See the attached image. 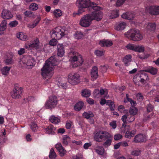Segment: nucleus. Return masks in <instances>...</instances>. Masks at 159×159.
<instances>
[{"instance_id":"obj_1","label":"nucleus","mask_w":159,"mask_h":159,"mask_svg":"<svg viewBox=\"0 0 159 159\" xmlns=\"http://www.w3.org/2000/svg\"><path fill=\"white\" fill-rule=\"evenodd\" d=\"M58 56L51 57L46 61L43 67L41 69V75L44 79L48 80L52 76L53 67L57 65L60 62Z\"/></svg>"},{"instance_id":"obj_2","label":"nucleus","mask_w":159,"mask_h":159,"mask_svg":"<svg viewBox=\"0 0 159 159\" xmlns=\"http://www.w3.org/2000/svg\"><path fill=\"white\" fill-rule=\"evenodd\" d=\"M101 7L97 6L94 3H92L90 7V10L92 11L91 13H89L93 20H94L97 21L100 20L102 18L103 13L100 11Z\"/></svg>"},{"instance_id":"obj_3","label":"nucleus","mask_w":159,"mask_h":159,"mask_svg":"<svg viewBox=\"0 0 159 159\" xmlns=\"http://www.w3.org/2000/svg\"><path fill=\"white\" fill-rule=\"evenodd\" d=\"M69 56L70 58V61L71 65L73 68L80 66L83 62V59L76 52H70L69 53Z\"/></svg>"},{"instance_id":"obj_4","label":"nucleus","mask_w":159,"mask_h":159,"mask_svg":"<svg viewBox=\"0 0 159 159\" xmlns=\"http://www.w3.org/2000/svg\"><path fill=\"white\" fill-rule=\"evenodd\" d=\"M35 64L34 58L31 56H26L21 58L19 62V64L21 66L32 68Z\"/></svg>"},{"instance_id":"obj_5","label":"nucleus","mask_w":159,"mask_h":159,"mask_svg":"<svg viewBox=\"0 0 159 159\" xmlns=\"http://www.w3.org/2000/svg\"><path fill=\"white\" fill-rule=\"evenodd\" d=\"M125 36L134 41H138L143 39V37L138 30L131 29L125 33Z\"/></svg>"},{"instance_id":"obj_6","label":"nucleus","mask_w":159,"mask_h":159,"mask_svg":"<svg viewBox=\"0 0 159 159\" xmlns=\"http://www.w3.org/2000/svg\"><path fill=\"white\" fill-rule=\"evenodd\" d=\"M25 45V48L27 49H36L37 51H40L43 49V45L40 44L39 40L38 38H35L33 41L30 42H26Z\"/></svg>"},{"instance_id":"obj_7","label":"nucleus","mask_w":159,"mask_h":159,"mask_svg":"<svg viewBox=\"0 0 159 159\" xmlns=\"http://www.w3.org/2000/svg\"><path fill=\"white\" fill-rule=\"evenodd\" d=\"M93 3H90L89 0H77L76 4L79 9L78 12L76 13L75 14L76 15L81 14L82 12L84 11L83 10L84 8L88 7L89 8V10H90V7L91 4Z\"/></svg>"},{"instance_id":"obj_8","label":"nucleus","mask_w":159,"mask_h":159,"mask_svg":"<svg viewBox=\"0 0 159 159\" xmlns=\"http://www.w3.org/2000/svg\"><path fill=\"white\" fill-rule=\"evenodd\" d=\"M92 20L89 14L83 16L81 18L79 25L84 27H88L92 24Z\"/></svg>"},{"instance_id":"obj_9","label":"nucleus","mask_w":159,"mask_h":159,"mask_svg":"<svg viewBox=\"0 0 159 159\" xmlns=\"http://www.w3.org/2000/svg\"><path fill=\"white\" fill-rule=\"evenodd\" d=\"M108 132L104 131H99L94 135V139L97 142H101L106 139V137L110 136Z\"/></svg>"},{"instance_id":"obj_10","label":"nucleus","mask_w":159,"mask_h":159,"mask_svg":"<svg viewBox=\"0 0 159 159\" xmlns=\"http://www.w3.org/2000/svg\"><path fill=\"white\" fill-rule=\"evenodd\" d=\"M57 98L56 96H50L48 100L46 102L44 107L47 109H51L56 107L57 104Z\"/></svg>"},{"instance_id":"obj_11","label":"nucleus","mask_w":159,"mask_h":159,"mask_svg":"<svg viewBox=\"0 0 159 159\" xmlns=\"http://www.w3.org/2000/svg\"><path fill=\"white\" fill-rule=\"evenodd\" d=\"M80 76L78 74H70L68 76V82L72 85L77 84L80 82Z\"/></svg>"},{"instance_id":"obj_12","label":"nucleus","mask_w":159,"mask_h":159,"mask_svg":"<svg viewBox=\"0 0 159 159\" xmlns=\"http://www.w3.org/2000/svg\"><path fill=\"white\" fill-rule=\"evenodd\" d=\"M64 35V32L60 27L56 28L51 32L52 37L56 39H60Z\"/></svg>"},{"instance_id":"obj_13","label":"nucleus","mask_w":159,"mask_h":159,"mask_svg":"<svg viewBox=\"0 0 159 159\" xmlns=\"http://www.w3.org/2000/svg\"><path fill=\"white\" fill-rule=\"evenodd\" d=\"M146 10L151 14H159V6H150L146 8Z\"/></svg>"},{"instance_id":"obj_14","label":"nucleus","mask_w":159,"mask_h":159,"mask_svg":"<svg viewBox=\"0 0 159 159\" xmlns=\"http://www.w3.org/2000/svg\"><path fill=\"white\" fill-rule=\"evenodd\" d=\"M22 88H14L11 93V95L13 98H19L20 97V94L22 93Z\"/></svg>"},{"instance_id":"obj_15","label":"nucleus","mask_w":159,"mask_h":159,"mask_svg":"<svg viewBox=\"0 0 159 159\" xmlns=\"http://www.w3.org/2000/svg\"><path fill=\"white\" fill-rule=\"evenodd\" d=\"M90 75L92 80H95L98 78V69L97 67L94 66L92 68L91 71Z\"/></svg>"},{"instance_id":"obj_16","label":"nucleus","mask_w":159,"mask_h":159,"mask_svg":"<svg viewBox=\"0 0 159 159\" xmlns=\"http://www.w3.org/2000/svg\"><path fill=\"white\" fill-rule=\"evenodd\" d=\"M135 16V14L132 12L124 13L121 15L122 18L128 20H133Z\"/></svg>"},{"instance_id":"obj_17","label":"nucleus","mask_w":159,"mask_h":159,"mask_svg":"<svg viewBox=\"0 0 159 159\" xmlns=\"http://www.w3.org/2000/svg\"><path fill=\"white\" fill-rule=\"evenodd\" d=\"M2 16L4 19H9L13 17V15L9 10L4 9L2 11Z\"/></svg>"},{"instance_id":"obj_18","label":"nucleus","mask_w":159,"mask_h":159,"mask_svg":"<svg viewBox=\"0 0 159 159\" xmlns=\"http://www.w3.org/2000/svg\"><path fill=\"white\" fill-rule=\"evenodd\" d=\"M57 55L58 56L62 57L65 53L63 46L62 44H58L57 45Z\"/></svg>"},{"instance_id":"obj_19","label":"nucleus","mask_w":159,"mask_h":159,"mask_svg":"<svg viewBox=\"0 0 159 159\" xmlns=\"http://www.w3.org/2000/svg\"><path fill=\"white\" fill-rule=\"evenodd\" d=\"M146 136L145 135L140 134L136 135L134 138V141L136 143L144 142L146 140Z\"/></svg>"},{"instance_id":"obj_20","label":"nucleus","mask_w":159,"mask_h":159,"mask_svg":"<svg viewBox=\"0 0 159 159\" xmlns=\"http://www.w3.org/2000/svg\"><path fill=\"white\" fill-rule=\"evenodd\" d=\"M94 150L98 155H102L105 154V150L102 146L98 145L94 148Z\"/></svg>"},{"instance_id":"obj_21","label":"nucleus","mask_w":159,"mask_h":159,"mask_svg":"<svg viewBox=\"0 0 159 159\" xmlns=\"http://www.w3.org/2000/svg\"><path fill=\"white\" fill-rule=\"evenodd\" d=\"M99 44L101 46L108 47L112 45L113 43L110 40H102L100 41Z\"/></svg>"},{"instance_id":"obj_22","label":"nucleus","mask_w":159,"mask_h":159,"mask_svg":"<svg viewBox=\"0 0 159 159\" xmlns=\"http://www.w3.org/2000/svg\"><path fill=\"white\" fill-rule=\"evenodd\" d=\"M109 136H110L106 137L107 140L103 144V146L106 148L110 146L111 145L112 142V135L109 134Z\"/></svg>"},{"instance_id":"obj_23","label":"nucleus","mask_w":159,"mask_h":159,"mask_svg":"<svg viewBox=\"0 0 159 159\" xmlns=\"http://www.w3.org/2000/svg\"><path fill=\"white\" fill-rule=\"evenodd\" d=\"M16 37L20 40L22 41H26L28 39L27 35L23 32H20L17 34Z\"/></svg>"},{"instance_id":"obj_24","label":"nucleus","mask_w":159,"mask_h":159,"mask_svg":"<svg viewBox=\"0 0 159 159\" xmlns=\"http://www.w3.org/2000/svg\"><path fill=\"white\" fill-rule=\"evenodd\" d=\"M126 26V23L124 22H120L115 26V29L117 30H122L125 28Z\"/></svg>"},{"instance_id":"obj_25","label":"nucleus","mask_w":159,"mask_h":159,"mask_svg":"<svg viewBox=\"0 0 159 159\" xmlns=\"http://www.w3.org/2000/svg\"><path fill=\"white\" fill-rule=\"evenodd\" d=\"M50 121L53 124H57L60 122V119L59 117L54 116H51L49 118Z\"/></svg>"},{"instance_id":"obj_26","label":"nucleus","mask_w":159,"mask_h":159,"mask_svg":"<svg viewBox=\"0 0 159 159\" xmlns=\"http://www.w3.org/2000/svg\"><path fill=\"white\" fill-rule=\"evenodd\" d=\"M145 71L150 73L152 75H155L157 73L158 70L156 68L149 66L145 70Z\"/></svg>"},{"instance_id":"obj_27","label":"nucleus","mask_w":159,"mask_h":159,"mask_svg":"<svg viewBox=\"0 0 159 159\" xmlns=\"http://www.w3.org/2000/svg\"><path fill=\"white\" fill-rule=\"evenodd\" d=\"M132 60V56L130 54L126 55L123 59V61L125 64L126 66H128L129 63L131 62Z\"/></svg>"},{"instance_id":"obj_28","label":"nucleus","mask_w":159,"mask_h":159,"mask_svg":"<svg viewBox=\"0 0 159 159\" xmlns=\"http://www.w3.org/2000/svg\"><path fill=\"white\" fill-rule=\"evenodd\" d=\"M84 106V103L82 101H79L74 106V109L77 111H80Z\"/></svg>"},{"instance_id":"obj_29","label":"nucleus","mask_w":159,"mask_h":159,"mask_svg":"<svg viewBox=\"0 0 159 159\" xmlns=\"http://www.w3.org/2000/svg\"><path fill=\"white\" fill-rule=\"evenodd\" d=\"M91 92L88 89H85L82 90L81 95L84 97H89L91 95Z\"/></svg>"},{"instance_id":"obj_30","label":"nucleus","mask_w":159,"mask_h":159,"mask_svg":"<svg viewBox=\"0 0 159 159\" xmlns=\"http://www.w3.org/2000/svg\"><path fill=\"white\" fill-rule=\"evenodd\" d=\"M140 78V81L142 83H143L145 81L148 80H149L148 77L145 73H142L141 74H138Z\"/></svg>"},{"instance_id":"obj_31","label":"nucleus","mask_w":159,"mask_h":159,"mask_svg":"<svg viewBox=\"0 0 159 159\" xmlns=\"http://www.w3.org/2000/svg\"><path fill=\"white\" fill-rule=\"evenodd\" d=\"M41 20L40 17H39L37 19L34 20L32 23H30L28 25V27L31 28H33L35 27L39 23V21Z\"/></svg>"},{"instance_id":"obj_32","label":"nucleus","mask_w":159,"mask_h":159,"mask_svg":"<svg viewBox=\"0 0 159 159\" xmlns=\"http://www.w3.org/2000/svg\"><path fill=\"white\" fill-rule=\"evenodd\" d=\"M156 27L155 23H149L146 27V29L149 31H154L155 30Z\"/></svg>"},{"instance_id":"obj_33","label":"nucleus","mask_w":159,"mask_h":159,"mask_svg":"<svg viewBox=\"0 0 159 159\" xmlns=\"http://www.w3.org/2000/svg\"><path fill=\"white\" fill-rule=\"evenodd\" d=\"M136 130H133L131 131H128L126 132L125 136L126 138H130L134 136Z\"/></svg>"},{"instance_id":"obj_34","label":"nucleus","mask_w":159,"mask_h":159,"mask_svg":"<svg viewBox=\"0 0 159 159\" xmlns=\"http://www.w3.org/2000/svg\"><path fill=\"white\" fill-rule=\"evenodd\" d=\"M135 52H142L144 51V48L143 46L141 45H136Z\"/></svg>"},{"instance_id":"obj_35","label":"nucleus","mask_w":159,"mask_h":159,"mask_svg":"<svg viewBox=\"0 0 159 159\" xmlns=\"http://www.w3.org/2000/svg\"><path fill=\"white\" fill-rule=\"evenodd\" d=\"M94 92L98 93L99 92L101 95H104V97L105 98H107V95L108 94V91L106 89H100V91L96 89L95 90Z\"/></svg>"},{"instance_id":"obj_36","label":"nucleus","mask_w":159,"mask_h":159,"mask_svg":"<svg viewBox=\"0 0 159 159\" xmlns=\"http://www.w3.org/2000/svg\"><path fill=\"white\" fill-rule=\"evenodd\" d=\"M63 143L65 145H67L71 141L70 138L66 135H64L62 137Z\"/></svg>"},{"instance_id":"obj_37","label":"nucleus","mask_w":159,"mask_h":159,"mask_svg":"<svg viewBox=\"0 0 159 159\" xmlns=\"http://www.w3.org/2000/svg\"><path fill=\"white\" fill-rule=\"evenodd\" d=\"M11 67L6 66L1 69L2 74L4 75H7L11 69Z\"/></svg>"},{"instance_id":"obj_38","label":"nucleus","mask_w":159,"mask_h":159,"mask_svg":"<svg viewBox=\"0 0 159 159\" xmlns=\"http://www.w3.org/2000/svg\"><path fill=\"white\" fill-rule=\"evenodd\" d=\"M54 127L52 125H50L45 129L46 133L48 134H53Z\"/></svg>"},{"instance_id":"obj_39","label":"nucleus","mask_w":159,"mask_h":159,"mask_svg":"<svg viewBox=\"0 0 159 159\" xmlns=\"http://www.w3.org/2000/svg\"><path fill=\"white\" fill-rule=\"evenodd\" d=\"M7 21L3 20L0 24V31H3L6 28Z\"/></svg>"},{"instance_id":"obj_40","label":"nucleus","mask_w":159,"mask_h":159,"mask_svg":"<svg viewBox=\"0 0 159 159\" xmlns=\"http://www.w3.org/2000/svg\"><path fill=\"white\" fill-rule=\"evenodd\" d=\"M136 44L129 43L125 46V48L128 50L135 52Z\"/></svg>"},{"instance_id":"obj_41","label":"nucleus","mask_w":159,"mask_h":159,"mask_svg":"<svg viewBox=\"0 0 159 159\" xmlns=\"http://www.w3.org/2000/svg\"><path fill=\"white\" fill-rule=\"evenodd\" d=\"M29 8L31 11H36L38 8V5L35 3H32L29 6Z\"/></svg>"},{"instance_id":"obj_42","label":"nucleus","mask_w":159,"mask_h":159,"mask_svg":"<svg viewBox=\"0 0 159 159\" xmlns=\"http://www.w3.org/2000/svg\"><path fill=\"white\" fill-rule=\"evenodd\" d=\"M53 14L54 16L56 17H58L61 16L62 13L60 10L57 9L54 10L53 12Z\"/></svg>"},{"instance_id":"obj_43","label":"nucleus","mask_w":159,"mask_h":159,"mask_svg":"<svg viewBox=\"0 0 159 159\" xmlns=\"http://www.w3.org/2000/svg\"><path fill=\"white\" fill-rule=\"evenodd\" d=\"M118 10H114L111 13V15L109 16L110 18H116L119 16Z\"/></svg>"},{"instance_id":"obj_44","label":"nucleus","mask_w":159,"mask_h":159,"mask_svg":"<svg viewBox=\"0 0 159 159\" xmlns=\"http://www.w3.org/2000/svg\"><path fill=\"white\" fill-rule=\"evenodd\" d=\"M83 115L84 117L87 119L93 117L94 116L93 114L91 112H84L83 113Z\"/></svg>"},{"instance_id":"obj_45","label":"nucleus","mask_w":159,"mask_h":159,"mask_svg":"<svg viewBox=\"0 0 159 159\" xmlns=\"http://www.w3.org/2000/svg\"><path fill=\"white\" fill-rule=\"evenodd\" d=\"M49 156L51 159H53L56 157L57 155L53 148H52L50 149Z\"/></svg>"},{"instance_id":"obj_46","label":"nucleus","mask_w":159,"mask_h":159,"mask_svg":"<svg viewBox=\"0 0 159 159\" xmlns=\"http://www.w3.org/2000/svg\"><path fill=\"white\" fill-rule=\"evenodd\" d=\"M138 112L137 109L134 107H131L129 110L130 114L132 115H134L137 114Z\"/></svg>"},{"instance_id":"obj_47","label":"nucleus","mask_w":159,"mask_h":159,"mask_svg":"<svg viewBox=\"0 0 159 159\" xmlns=\"http://www.w3.org/2000/svg\"><path fill=\"white\" fill-rule=\"evenodd\" d=\"M105 53V51L104 50H96L94 52V53L98 57H101L103 56Z\"/></svg>"},{"instance_id":"obj_48","label":"nucleus","mask_w":159,"mask_h":159,"mask_svg":"<svg viewBox=\"0 0 159 159\" xmlns=\"http://www.w3.org/2000/svg\"><path fill=\"white\" fill-rule=\"evenodd\" d=\"M133 81L135 84L136 85L139 86V81H140V78L139 75L137 74L134 76L133 78Z\"/></svg>"},{"instance_id":"obj_49","label":"nucleus","mask_w":159,"mask_h":159,"mask_svg":"<svg viewBox=\"0 0 159 159\" xmlns=\"http://www.w3.org/2000/svg\"><path fill=\"white\" fill-rule=\"evenodd\" d=\"M30 128L33 131H36L38 129L37 125L34 122H32L30 124Z\"/></svg>"},{"instance_id":"obj_50","label":"nucleus","mask_w":159,"mask_h":159,"mask_svg":"<svg viewBox=\"0 0 159 159\" xmlns=\"http://www.w3.org/2000/svg\"><path fill=\"white\" fill-rule=\"evenodd\" d=\"M74 36L75 39H81L84 36V35L82 33L77 32L75 34Z\"/></svg>"},{"instance_id":"obj_51","label":"nucleus","mask_w":159,"mask_h":159,"mask_svg":"<svg viewBox=\"0 0 159 159\" xmlns=\"http://www.w3.org/2000/svg\"><path fill=\"white\" fill-rule=\"evenodd\" d=\"M150 55L149 54L144 53L143 55L139 54L138 55V57L141 59H145L148 58L149 57Z\"/></svg>"},{"instance_id":"obj_52","label":"nucleus","mask_w":159,"mask_h":159,"mask_svg":"<svg viewBox=\"0 0 159 159\" xmlns=\"http://www.w3.org/2000/svg\"><path fill=\"white\" fill-rule=\"evenodd\" d=\"M128 117H127V116L125 115H123L122 116L121 120L123 122L122 125L123 126L125 127L126 126V124L127 122V119Z\"/></svg>"},{"instance_id":"obj_53","label":"nucleus","mask_w":159,"mask_h":159,"mask_svg":"<svg viewBox=\"0 0 159 159\" xmlns=\"http://www.w3.org/2000/svg\"><path fill=\"white\" fill-rule=\"evenodd\" d=\"M128 96L129 95L128 94H126L127 99L128 102H130L131 105L132 106V107H133V106H134L135 104H136V102L131 99L129 98Z\"/></svg>"},{"instance_id":"obj_54","label":"nucleus","mask_w":159,"mask_h":159,"mask_svg":"<svg viewBox=\"0 0 159 159\" xmlns=\"http://www.w3.org/2000/svg\"><path fill=\"white\" fill-rule=\"evenodd\" d=\"M25 15L26 16L30 17L34 16L33 13L30 11H27L24 13Z\"/></svg>"},{"instance_id":"obj_55","label":"nucleus","mask_w":159,"mask_h":159,"mask_svg":"<svg viewBox=\"0 0 159 159\" xmlns=\"http://www.w3.org/2000/svg\"><path fill=\"white\" fill-rule=\"evenodd\" d=\"M140 154V151L139 150H134L131 151V155L134 156H138Z\"/></svg>"},{"instance_id":"obj_56","label":"nucleus","mask_w":159,"mask_h":159,"mask_svg":"<svg viewBox=\"0 0 159 159\" xmlns=\"http://www.w3.org/2000/svg\"><path fill=\"white\" fill-rule=\"evenodd\" d=\"M61 157H63L66 153V151L64 149L63 147L58 151Z\"/></svg>"},{"instance_id":"obj_57","label":"nucleus","mask_w":159,"mask_h":159,"mask_svg":"<svg viewBox=\"0 0 159 159\" xmlns=\"http://www.w3.org/2000/svg\"><path fill=\"white\" fill-rule=\"evenodd\" d=\"M57 39L54 38V39H52L49 41V44L51 46H54L57 45Z\"/></svg>"},{"instance_id":"obj_58","label":"nucleus","mask_w":159,"mask_h":159,"mask_svg":"<svg viewBox=\"0 0 159 159\" xmlns=\"http://www.w3.org/2000/svg\"><path fill=\"white\" fill-rule=\"evenodd\" d=\"M18 24V22L16 20H14L11 22L9 24L10 26L11 27H13L16 26Z\"/></svg>"},{"instance_id":"obj_59","label":"nucleus","mask_w":159,"mask_h":159,"mask_svg":"<svg viewBox=\"0 0 159 159\" xmlns=\"http://www.w3.org/2000/svg\"><path fill=\"white\" fill-rule=\"evenodd\" d=\"M110 125L113 129H115L116 127V121H113L111 122L110 123Z\"/></svg>"},{"instance_id":"obj_60","label":"nucleus","mask_w":159,"mask_h":159,"mask_svg":"<svg viewBox=\"0 0 159 159\" xmlns=\"http://www.w3.org/2000/svg\"><path fill=\"white\" fill-rule=\"evenodd\" d=\"M5 63L7 65L11 64L13 63V61L11 58L7 59L4 61Z\"/></svg>"},{"instance_id":"obj_61","label":"nucleus","mask_w":159,"mask_h":159,"mask_svg":"<svg viewBox=\"0 0 159 159\" xmlns=\"http://www.w3.org/2000/svg\"><path fill=\"white\" fill-rule=\"evenodd\" d=\"M55 147L58 151H59L63 148L61 144L60 143H58L56 144Z\"/></svg>"},{"instance_id":"obj_62","label":"nucleus","mask_w":159,"mask_h":159,"mask_svg":"<svg viewBox=\"0 0 159 159\" xmlns=\"http://www.w3.org/2000/svg\"><path fill=\"white\" fill-rule=\"evenodd\" d=\"M122 138V136L120 134H117L114 136V138L115 140H118Z\"/></svg>"},{"instance_id":"obj_63","label":"nucleus","mask_w":159,"mask_h":159,"mask_svg":"<svg viewBox=\"0 0 159 159\" xmlns=\"http://www.w3.org/2000/svg\"><path fill=\"white\" fill-rule=\"evenodd\" d=\"M126 1V0H117L116 2V5L120 6L122 5Z\"/></svg>"},{"instance_id":"obj_64","label":"nucleus","mask_w":159,"mask_h":159,"mask_svg":"<svg viewBox=\"0 0 159 159\" xmlns=\"http://www.w3.org/2000/svg\"><path fill=\"white\" fill-rule=\"evenodd\" d=\"M82 156L81 155L78 154L73 157V159H82Z\"/></svg>"}]
</instances>
